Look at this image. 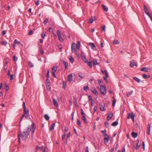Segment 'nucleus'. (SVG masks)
Instances as JSON below:
<instances>
[{
	"label": "nucleus",
	"instance_id": "obj_40",
	"mask_svg": "<svg viewBox=\"0 0 152 152\" xmlns=\"http://www.w3.org/2000/svg\"><path fill=\"white\" fill-rule=\"evenodd\" d=\"M102 133L103 135L104 136H105V134H107L106 133V130H102L101 132Z\"/></svg>",
	"mask_w": 152,
	"mask_h": 152
},
{
	"label": "nucleus",
	"instance_id": "obj_15",
	"mask_svg": "<svg viewBox=\"0 0 152 152\" xmlns=\"http://www.w3.org/2000/svg\"><path fill=\"white\" fill-rule=\"evenodd\" d=\"M91 91L92 93L95 95H97L98 94L97 92L96 91V89L95 88H91Z\"/></svg>",
	"mask_w": 152,
	"mask_h": 152
},
{
	"label": "nucleus",
	"instance_id": "obj_5",
	"mask_svg": "<svg viewBox=\"0 0 152 152\" xmlns=\"http://www.w3.org/2000/svg\"><path fill=\"white\" fill-rule=\"evenodd\" d=\"M24 114L25 115V118L27 119L28 117L29 110L28 109H26V108L24 109Z\"/></svg>",
	"mask_w": 152,
	"mask_h": 152
},
{
	"label": "nucleus",
	"instance_id": "obj_42",
	"mask_svg": "<svg viewBox=\"0 0 152 152\" xmlns=\"http://www.w3.org/2000/svg\"><path fill=\"white\" fill-rule=\"evenodd\" d=\"M57 34L58 37H60L61 36V34L60 31L59 30H57Z\"/></svg>",
	"mask_w": 152,
	"mask_h": 152
},
{
	"label": "nucleus",
	"instance_id": "obj_16",
	"mask_svg": "<svg viewBox=\"0 0 152 152\" xmlns=\"http://www.w3.org/2000/svg\"><path fill=\"white\" fill-rule=\"evenodd\" d=\"M138 134L137 133L134 132H132L131 133V135L134 138H135L137 136Z\"/></svg>",
	"mask_w": 152,
	"mask_h": 152
},
{
	"label": "nucleus",
	"instance_id": "obj_22",
	"mask_svg": "<svg viewBox=\"0 0 152 152\" xmlns=\"http://www.w3.org/2000/svg\"><path fill=\"white\" fill-rule=\"evenodd\" d=\"M80 41H78L77 42V44H76V48L77 49H79L80 48Z\"/></svg>",
	"mask_w": 152,
	"mask_h": 152
},
{
	"label": "nucleus",
	"instance_id": "obj_25",
	"mask_svg": "<svg viewBox=\"0 0 152 152\" xmlns=\"http://www.w3.org/2000/svg\"><path fill=\"white\" fill-rule=\"evenodd\" d=\"M73 99L75 100V104L76 107H78V105L77 103V99L76 98L75 96L73 97Z\"/></svg>",
	"mask_w": 152,
	"mask_h": 152
},
{
	"label": "nucleus",
	"instance_id": "obj_47",
	"mask_svg": "<svg viewBox=\"0 0 152 152\" xmlns=\"http://www.w3.org/2000/svg\"><path fill=\"white\" fill-rule=\"evenodd\" d=\"M48 22V18H46L44 21V23L45 24H46Z\"/></svg>",
	"mask_w": 152,
	"mask_h": 152
},
{
	"label": "nucleus",
	"instance_id": "obj_34",
	"mask_svg": "<svg viewBox=\"0 0 152 152\" xmlns=\"http://www.w3.org/2000/svg\"><path fill=\"white\" fill-rule=\"evenodd\" d=\"M113 43L114 44H118L119 42L118 40H115L113 41Z\"/></svg>",
	"mask_w": 152,
	"mask_h": 152
},
{
	"label": "nucleus",
	"instance_id": "obj_31",
	"mask_svg": "<svg viewBox=\"0 0 152 152\" xmlns=\"http://www.w3.org/2000/svg\"><path fill=\"white\" fill-rule=\"evenodd\" d=\"M93 63L94 65H96L99 64V63L97 62L96 59H94L93 61Z\"/></svg>",
	"mask_w": 152,
	"mask_h": 152
},
{
	"label": "nucleus",
	"instance_id": "obj_38",
	"mask_svg": "<svg viewBox=\"0 0 152 152\" xmlns=\"http://www.w3.org/2000/svg\"><path fill=\"white\" fill-rule=\"evenodd\" d=\"M135 116V114H133V113H132V116H131V118L132 120V121H133V122H134V118Z\"/></svg>",
	"mask_w": 152,
	"mask_h": 152
},
{
	"label": "nucleus",
	"instance_id": "obj_63",
	"mask_svg": "<svg viewBox=\"0 0 152 152\" xmlns=\"http://www.w3.org/2000/svg\"><path fill=\"white\" fill-rule=\"evenodd\" d=\"M151 126L150 124H148L147 126L148 130H150Z\"/></svg>",
	"mask_w": 152,
	"mask_h": 152
},
{
	"label": "nucleus",
	"instance_id": "obj_61",
	"mask_svg": "<svg viewBox=\"0 0 152 152\" xmlns=\"http://www.w3.org/2000/svg\"><path fill=\"white\" fill-rule=\"evenodd\" d=\"M106 73H105V77H109V75H108V74L107 72H105Z\"/></svg>",
	"mask_w": 152,
	"mask_h": 152
},
{
	"label": "nucleus",
	"instance_id": "obj_51",
	"mask_svg": "<svg viewBox=\"0 0 152 152\" xmlns=\"http://www.w3.org/2000/svg\"><path fill=\"white\" fill-rule=\"evenodd\" d=\"M80 55L81 57L86 56V55L82 51H81Z\"/></svg>",
	"mask_w": 152,
	"mask_h": 152
},
{
	"label": "nucleus",
	"instance_id": "obj_24",
	"mask_svg": "<svg viewBox=\"0 0 152 152\" xmlns=\"http://www.w3.org/2000/svg\"><path fill=\"white\" fill-rule=\"evenodd\" d=\"M69 59L71 62H73L74 61V58L71 56H69Z\"/></svg>",
	"mask_w": 152,
	"mask_h": 152
},
{
	"label": "nucleus",
	"instance_id": "obj_27",
	"mask_svg": "<svg viewBox=\"0 0 152 152\" xmlns=\"http://www.w3.org/2000/svg\"><path fill=\"white\" fill-rule=\"evenodd\" d=\"M133 79L135 81H136V82H138V83H140V80L136 77H134L133 78Z\"/></svg>",
	"mask_w": 152,
	"mask_h": 152
},
{
	"label": "nucleus",
	"instance_id": "obj_52",
	"mask_svg": "<svg viewBox=\"0 0 152 152\" xmlns=\"http://www.w3.org/2000/svg\"><path fill=\"white\" fill-rule=\"evenodd\" d=\"M1 44L2 45H6L7 42L6 41H1Z\"/></svg>",
	"mask_w": 152,
	"mask_h": 152
},
{
	"label": "nucleus",
	"instance_id": "obj_36",
	"mask_svg": "<svg viewBox=\"0 0 152 152\" xmlns=\"http://www.w3.org/2000/svg\"><path fill=\"white\" fill-rule=\"evenodd\" d=\"M14 43L15 44H20V42L19 41H18L17 39H15L14 42Z\"/></svg>",
	"mask_w": 152,
	"mask_h": 152
},
{
	"label": "nucleus",
	"instance_id": "obj_12",
	"mask_svg": "<svg viewBox=\"0 0 152 152\" xmlns=\"http://www.w3.org/2000/svg\"><path fill=\"white\" fill-rule=\"evenodd\" d=\"M99 105L100 106V110L101 111H105V109L104 108V105H103L102 103H100L99 104Z\"/></svg>",
	"mask_w": 152,
	"mask_h": 152
},
{
	"label": "nucleus",
	"instance_id": "obj_58",
	"mask_svg": "<svg viewBox=\"0 0 152 152\" xmlns=\"http://www.w3.org/2000/svg\"><path fill=\"white\" fill-rule=\"evenodd\" d=\"M5 87L6 88V91H8L9 89V86H7V85H6L5 86Z\"/></svg>",
	"mask_w": 152,
	"mask_h": 152
},
{
	"label": "nucleus",
	"instance_id": "obj_64",
	"mask_svg": "<svg viewBox=\"0 0 152 152\" xmlns=\"http://www.w3.org/2000/svg\"><path fill=\"white\" fill-rule=\"evenodd\" d=\"M13 75L11 74L10 75V80H13L14 79V78L13 77Z\"/></svg>",
	"mask_w": 152,
	"mask_h": 152
},
{
	"label": "nucleus",
	"instance_id": "obj_29",
	"mask_svg": "<svg viewBox=\"0 0 152 152\" xmlns=\"http://www.w3.org/2000/svg\"><path fill=\"white\" fill-rule=\"evenodd\" d=\"M44 117L45 119L47 121H48L50 118L49 116L47 114L45 115H44Z\"/></svg>",
	"mask_w": 152,
	"mask_h": 152
},
{
	"label": "nucleus",
	"instance_id": "obj_19",
	"mask_svg": "<svg viewBox=\"0 0 152 152\" xmlns=\"http://www.w3.org/2000/svg\"><path fill=\"white\" fill-rule=\"evenodd\" d=\"M53 102L55 107H58V104L57 103L55 99H53Z\"/></svg>",
	"mask_w": 152,
	"mask_h": 152
},
{
	"label": "nucleus",
	"instance_id": "obj_2",
	"mask_svg": "<svg viewBox=\"0 0 152 152\" xmlns=\"http://www.w3.org/2000/svg\"><path fill=\"white\" fill-rule=\"evenodd\" d=\"M106 86H101L100 89L101 93L103 95H105L107 93Z\"/></svg>",
	"mask_w": 152,
	"mask_h": 152
},
{
	"label": "nucleus",
	"instance_id": "obj_17",
	"mask_svg": "<svg viewBox=\"0 0 152 152\" xmlns=\"http://www.w3.org/2000/svg\"><path fill=\"white\" fill-rule=\"evenodd\" d=\"M143 77L145 79H148L150 78V76L149 75H147L145 74H144L142 75Z\"/></svg>",
	"mask_w": 152,
	"mask_h": 152
},
{
	"label": "nucleus",
	"instance_id": "obj_41",
	"mask_svg": "<svg viewBox=\"0 0 152 152\" xmlns=\"http://www.w3.org/2000/svg\"><path fill=\"white\" fill-rule=\"evenodd\" d=\"M45 33H46L45 32ZM41 36L43 39H44L45 37V32L43 31L42 32Z\"/></svg>",
	"mask_w": 152,
	"mask_h": 152
},
{
	"label": "nucleus",
	"instance_id": "obj_1",
	"mask_svg": "<svg viewBox=\"0 0 152 152\" xmlns=\"http://www.w3.org/2000/svg\"><path fill=\"white\" fill-rule=\"evenodd\" d=\"M29 127H28L27 129H25L23 132L20 131L18 134V140L20 142V137L23 140H25L27 138L29 134Z\"/></svg>",
	"mask_w": 152,
	"mask_h": 152
},
{
	"label": "nucleus",
	"instance_id": "obj_55",
	"mask_svg": "<svg viewBox=\"0 0 152 152\" xmlns=\"http://www.w3.org/2000/svg\"><path fill=\"white\" fill-rule=\"evenodd\" d=\"M132 116V114H131L130 113H129L128 114V116L127 117V119H129L130 118H131V116Z\"/></svg>",
	"mask_w": 152,
	"mask_h": 152
},
{
	"label": "nucleus",
	"instance_id": "obj_20",
	"mask_svg": "<svg viewBox=\"0 0 152 152\" xmlns=\"http://www.w3.org/2000/svg\"><path fill=\"white\" fill-rule=\"evenodd\" d=\"M55 126V123H53L51 126H50V130H52L54 129V127Z\"/></svg>",
	"mask_w": 152,
	"mask_h": 152
},
{
	"label": "nucleus",
	"instance_id": "obj_49",
	"mask_svg": "<svg viewBox=\"0 0 152 152\" xmlns=\"http://www.w3.org/2000/svg\"><path fill=\"white\" fill-rule=\"evenodd\" d=\"M46 77L47 78H49V71L48 69V70L47 73H46Z\"/></svg>",
	"mask_w": 152,
	"mask_h": 152
},
{
	"label": "nucleus",
	"instance_id": "obj_4",
	"mask_svg": "<svg viewBox=\"0 0 152 152\" xmlns=\"http://www.w3.org/2000/svg\"><path fill=\"white\" fill-rule=\"evenodd\" d=\"M76 44L74 42L72 43L71 45V50L72 52L76 53Z\"/></svg>",
	"mask_w": 152,
	"mask_h": 152
},
{
	"label": "nucleus",
	"instance_id": "obj_45",
	"mask_svg": "<svg viewBox=\"0 0 152 152\" xmlns=\"http://www.w3.org/2000/svg\"><path fill=\"white\" fill-rule=\"evenodd\" d=\"M66 85V82L65 81H63V88H64L65 89V86Z\"/></svg>",
	"mask_w": 152,
	"mask_h": 152
},
{
	"label": "nucleus",
	"instance_id": "obj_26",
	"mask_svg": "<svg viewBox=\"0 0 152 152\" xmlns=\"http://www.w3.org/2000/svg\"><path fill=\"white\" fill-rule=\"evenodd\" d=\"M102 7L103 9L106 12H107L108 10V8L106 7V6L104 5H102Z\"/></svg>",
	"mask_w": 152,
	"mask_h": 152
},
{
	"label": "nucleus",
	"instance_id": "obj_23",
	"mask_svg": "<svg viewBox=\"0 0 152 152\" xmlns=\"http://www.w3.org/2000/svg\"><path fill=\"white\" fill-rule=\"evenodd\" d=\"M139 140H138L137 142V143L136 146L135 148V149H136V150H138V149H139L140 147V145H139L138 144L139 143Z\"/></svg>",
	"mask_w": 152,
	"mask_h": 152
},
{
	"label": "nucleus",
	"instance_id": "obj_18",
	"mask_svg": "<svg viewBox=\"0 0 152 152\" xmlns=\"http://www.w3.org/2000/svg\"><path fill=\"white\" fill-rule=\"evenodd\" d=\"M113 102H112V105L113 107H114L115 106L116 102V99L115 98L114 96H113Z\"/></svg>",
	"mask_w": 152,
	"mask_h": 152
},
{
	"label": "nucleus",
	"instance_id": "obj_3",
	"mask_svg": "<svg viewBox=\"0 0 152 152\" xmlns=\"http://www.w3.org/2000/svg\"><path fill=\"white\" fill-rule=\"evenodd\" d=\"M46 85L47 89L49 88L50 89L51 88L50 87V83L49 78H47L45 82Z\"/></svg>",
	"mask_w": 152,
	"mask_h": 152
},
{
	"label": "nucleus",
	"instance_id": "obj_62",
	"mask_svg": "<svg viewBox=\"0 0 152 152\" xmlns=\"http://www.w3.org/2000/svg\"><path fill=\"white\" fill-rule=\"evenodd\" d=\"M102 30L104 31H105V25H103L102 27Z\"/></svg>",
	"mask_w": 152,
	"mask_h": 152
},
{
	"label": "nucleus",
	"instance_id": "obj_14",
	"mask_svg": "<svg viewBox=\"0 0 152 152\" xmlns=\"http://www.w3.org/2000/svg\"><path fill=\"white\" fill-rule=\"evenodd\" d=\"M68 80L69 82H71L72 81L73 77L72 74L69 75L67 77Z\"/></svg>",
	"mask_w": 152,
	"mask_h": 152
},
{
	"label": "nucleus",
	"instance_id": "obj_39",
	"mask_svg": "<svg viewBox=\"0 0 152 152\" xmlns=\"http://www.w3.org/2000/svg\"><path fill=\"white\" fill-rule=\"evenodd\" d=\"M87 64L91 67V68L92 67V62L91 61H87Z\"/></svg>",
	"mask_w": 152,
	"mask_h": 152
},
{
	"label": "nucleus",
	"instance_id": "obj_59",
	"mask_svg": "<svg viewBox=\"0 0 152 152\" xmlns=\"http://www.w3.org/2000/svg\"><path fill=\"white\" fill-rule=\"evenodd\" d=\"M79 76L81 78H83L84 76L82 74L80 73L79 74Z\"/></svg>",
	"mask_w": 152,
	"mask_h": 152
},
{
	"label": "nucleus",
	"instance_id": "obj_35",
	"mask_svg": "<svg viewBox=\"0 0 152 152\" xmlns=\"http://www.w3.org/2000/svg\"><path fill=\"white\" fill-rule=\"evenodd\" d=\"M63 63L64 65L65 69H66L68 66V63L66 62L65 61H64Z\"/></svg>",
	"mask_w": 152,
	"mask_h": 152
},
{
	"label": "nucleus",
	"instance_id": "obj_46",
	"mask_svg": "<svg viewBox=\"0 0 152 152\" xmlns=\"http://www.w3.org/2000/svg\"><path fill=\"white\" fill-rule=\"evenodd\" d=\"M89 99L91 102L94 101V100L92 99L91 96L90 95H89L88 96Z\"/></svg>",
	"mask_w": 152,
	"mask_h": 152
},
{
	"label": "nucleus",
	"instance_id": "obj_37",
	"mask_svg": "<svg viewBox=\"0 0 152 152\" xmlns=\"http://www.w3.org/2000/svg\"><path fill=\"white\" fill-rule=\"evenodd\" d=\"M82 119L85 123L86 124L87 123V122L86 121V118L85 116H82Z\"/></svg>",
	"mask_w": 152,
	"mask_h": 152
},
{
	"label": "nucleus",
	"instance_id": "obj_44",
	"mask_svg": "<svg viewBox=\"0 0 152 152\" xmlns=\"http://www.w3.org/2000/svg\"><path fill=\"white\" fill-rule=\"evenodd\" d=\"M81 58L85 63H87V61L85 56L81 57Z\"/></svg>",
	"mask_w": 152,
	"mask_h": 152
},
{
	"label": "nucleus",
	"instance_id": "obj_56",
	"mask_svg": "<svg viewBox=\"0 0 152 152\" xmlns=\"http://www.w3.org/2000/svg\"><path fill=\"white\" fill-rule=\"evenodd\" d=\"M66 133H64V134L62 135V140H64L65 137L66 136Z\"/></svg>",
	"mask_w": 152,
	"mask_h": 152
},
{
	"label": "nucleus",
	"instance_id": "obj_57",
	"mask_svg": "<svg viewBox=\"0 0 152 152\" xmlns=\"http://www.w3.org/2000/svg\"><path fill=\"white\" fill-rule=\"evenodd\" d=\"M74 112H73L71 114V116L72 117L71 120H72V121H73L74 120Z\"/></svg>",
	"mask_w": 152,
	"mask_h": 152
},
{
	"label": "nucleus",
	"instance_id": "obj_60",
	"mask_svg": "<svg viewBox=\"0 0 152 152\" xmlns=\"http://www.w3.org/2000/svg\"><path fill=\"white\" fill-rule=\"evenodd\" d=\"M43 148V147L42 146H41V147H39V146H38L37 147H36V149L37 150H38V149H42Z\"/></svg>",
	"mask_w": 152,
	"mask_h": 152
},
{
	"label": "nucleus",
	"instance_id": "obj_54",
	"mask_svg": "<svg viewBox=\"0 0 152 152\" xmlns=\"http://www.w3.org/2000/svg\"><path fill=\"white\" fill-rule=\"evenodd\" d=\"M13 58V60L15 61H17L18 60V58L15 56H14Z\"/></svg>",
	"mask_w": 152,
	"mask_h": 152
},
{
	"label": "nucleus",
	"instance_id": "obj_30",
	"mask_svg": "<svg viewBox=\"0 0 152 152\" xmlns=\"http://www.w3.org/2000/svg\"><path fill=\"white\" fill-rule=\"evenodd\" d=\"M29 66L31 67L32 68L34 67V65L30 61H29L28 62Z\"/></svg>",
	"mask_w": 152,
	"mask_h": 152
},
{
	"label": "nucleus",
	"instance_id": "obj_6",
	"mask_svg": "<svg viewBox=\"0 0 152 152\" xmlns=\"http://www.w3.org/2000/svg\"><path fill=\"white\" fill-rule=\"evenodd\" d=\"M113 116V113L112 112H110L108 113V115L107 117V120L109 121L111 120Z\"/></svg>",
	"mask_w": 152,
	"mask_h": 152
},
{
	"label": "nucleus",
	"instance_id": "obj_10",
	"mask_svg": "<svg viewBox=\"0 0 152 152\" xmlns=\"http://www.w3.org/2000/svg\"><path fill=\"white\" fill-rule=\"evenodd\" d=\"M105 137L104 138V143L105 144H106V143H107L109 141V137L107 134H105Z\"/></svg>",
	"mask_w": 152,
	"mask_h": 152
},
{
	"label": "nucleus",
	"instance_id": "obj_50",
	"mask_svg": "<svg viewBox=\"0 0 152 152\" xmlns=\"http://www.w3.org/2000/svg\"><path fill=\"white\" fill-rule=\"evenodd\" d=\"M104 125L105 127L108 128L109 127V124L108 122H105L104 124Z\"/></svg>",
	"mask_w": 152,
	"mask_h": 152
},
{
	"label": "nucleus",
	"instance_id": "obj_21",
	"mask_svg": "<svg viewBox=\"0 0 152 152\" xmlns=\"http://www.w3.org/2000/svg\"><path fill=\"white\" fill-rule=\"evenodd\" d=\"M57 69V67L56 66H53L52 68V72H55Z\"/></svg>",
	"mask_w": 152,
	"mask_h": 152
},
{
	"label": "nucleus",
	"instance_id": "obj_13",
	"mask_svg": "<svg viewBox=\"0 0 152 152\" xmlns=\"http://www.w3.org/2000/svg\"><path fill=\"white\" fill-rule=\"evenodd\" d=\"M89 45L91 47L92 49L93 50H95L96 49V47L95 45H94L93 43H90L89 44Z\"/></svg>",
	"mask_w": 152,
	"mask_h": 152
},
{
	"label": "nucleus",
	"instance_id": "obj_53",
	"mask_svg": "<svg viewBox=\"0 0 152 152\" xmlns=\"http://www.w3.org/2000/svg\"><path fill=\"white\" fill-rule=\"evenodd\" d=\"M81 110V114L82 115V116H85V114L83 112V109L81 108L80 109Z\"/></svg>",
	"mask_w": 152,
	"mask_h": 152
},
{
	"label": "nucleus",
	"instance_id": "obj_33",
	"mask_svg": "<svg viewBox=\"0 0 152 152\" xmlns=\"http://www.w3.org/2000/svg\"><path fill=\"white\" fill-rule=\"evenodd\" d=\"M144 7V10L145 12V13H146L148 12V9L147 8L146 6L145 5H144L143 6Z\"/></svg>",
	"mask_w": 152,
	"mask_h": 152
},
{
	"label": "nucleus",
	"instance_id": "obj_28",
	"mask_svg": "<svg viewBox=\"0 0 152 152\" xmlns=\"http://www.w3.org/2000/svg\"><path fill=\"white\" fill-rule=\"evenodd\" d=\"M118 124V122H117V121H115L112 124V126H115L117 125Z\"/></svg>",
	"mask_w": 152,
	"mask_h": 152
},
{
	"label": "nucleus",
	"instance_id": "obj_11",
	"mask_svg": "<svg viewBox=\"0 0 152 152\" xmlns=\"http://www.w3.org/2000/svg\"><path fill=\"white\" fill-rule=\"evenodd\" d=\"M95 16H92L88 20V22L90 23H92L94 20H95Z\"/></svg>",
	"mask_w": 152,
	"mask_h": 152
},
{
	"label": "nucleus",
	"instance_id": "obj_8",
	"mask_svg": "<svg viewBox=\"0 0 152 152\" xmlns=\"http://www.w3.org/2000/svg\"><path fill=\"white\" fill-rule=\"evenodd\" d=\"M31 128L30 129V131H31L32 133L33 134L34 132L35 129V126L33 122L32 125L31 126Z\"/></svg>",
	"mask_w": 152,
	"mask_h": 152
},
{
	"label": "nucleus",
	"instance_id": "obj_7",
	"mask_svg": "<svg viewBox=\"0 0 152 152\" xmlns=\"http://www.w3.org/2000/svg\"><path fill=\"white\" fill-rule=\"evenodd\" d=\"M150 69L148 67H144L141 69V71H143L145 72H149L150 71Z\"/></svg>",
	"mask_w": 152,
	"mask_h": 152
},
{
	"label": "nucleus",
	"instance_id": "obj_32",
	"mask_svg": "<svg viewBox=\"0 0 152 152\" xmlns=\"http://www.w3.org/2000/svg\"><path fill=\"white\" fill-rule=\"evenodd\" d=\"M77 124L80 127L82 126V124L80 122V120L78 119H77Z\"/></svg>",
	"mask_w": 152,
	"mask_h": 152
},
{
	"label": "nucleus",
	"instance_id": "obj_48",
	"mask_svg": "<svg viewBox=\"0 0 152 152\" xmlns=\"http://www.w3.org/2000/svg\"><path fill=\"white\" fill-rule=\"evenodd\" d=\"M88 88V86H84L83 87V89L84 90L86 91H87V89Z\"/></svg>",
	"mask_w": 152,
	"mask_h": 152
},
{
	"label": "nucleus",
	"instance_id": "obj_43",
	"mask_svg": "<svg viewBox=\"0 0 152 152\" xmlns=\"http://www.w3.org/2000/svg\"><path fill=\"white\" fill-rule=\"evenodd\" d=\"M133 91H129L126 94V96L127 97H129L132 93Z\"/></svg>",
	"mask_w": 152,
	"mask_h": 152
},
{
	"label": "nucleus",
	"instance_id": "obj_9",
	"mask_svg": "<svg viewBox=\"0 0 152 152\" xmlns=\"http://www.w3.org/2000/svg\"><path fill=\"white\" fill-rule=\"evenodd\" d=\"M130 66L131 67H133L134 66L136 67L137 66V62H134L133 61H131L130 62Z\"/></svg>",
	"mask_w": 152,
	"mask_h": 152
}]
</instances>
